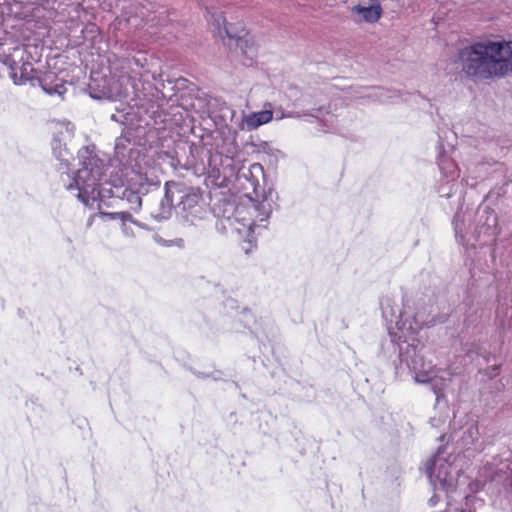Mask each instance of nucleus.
<instances>
[{"label": "nucleus", "mask_w": 512, "mask_h": 512, "mask_svg": "<svg viewBox=\"0 0 512 512\" xmlns=\"http://www.w3.org/2000/svg\"><path fill=\"white\" fill-rule=\"evenodd\" d=\"M81 168L76 172L72 181L66 186L67 190H77L76 197L85 206H92L98 201V206L105 198H118L126 200L130 208L138 211L142 206V198L128 183L125 185H113L110 188H100L107 165L96 153L95 145L82 147L78 151Z\"/></svg>", "instance_id": "f257e3e1"}, {"label": "nucleus", "mask_w": 512, "mask_h": 512, "mask_svg": "<svg viewBox=\"0 0 512 512\" xmlns=\"http://www.w3.org/2000/svg\"><path fill=\"white\" fill-rule=\"evenodd\" d=\"M456 63L468 78H502L512 73V41L475 42L458 51Z\"/></svg>", "instance_id": "f03ea898"}, {"label": "nucleus", "mask_w": 512, "mask_h": 512, "mask_svg": "<svg viewBox=\"0 0 512 512\" xmlns=\"http://www.w3.org/2000/svg\"><path fill=\"white\" fill-rule=\"evenodd\" d=\"M399 359L400 366L404 364L414 374L416 382L426 383L429 380L434 365L426 359L425 345L414 336H408L399 345Z\"/></svg>", "instance_id": "7ed1b4c3"}, {"label": "nucleus", "mask_w": 512, "mask_h": 512, "mask_svg": "<svg viewBox=\"0 0 512 512\" xmlns=\"http://www.w3.org/2000/svg\"><path fill=\"white\" fill-rule=\"evenodd\" d=\"M444 447H440L437 453L426 462V474L435 489L446 491L453 490L456 484V476L451 462L445 457Z\"/></svg>", "instance_id": "20e7f679"}, {"label": "nucleus", "mask_w": 512, "mask_h": 512, "mask_svg": "<svg viewBox=\"0 0 512 512\" xmlns=\"http://www.w3.org/2000/svg\"><path fill=\"white\" fill-rule=\"evenodd\" d=\"M476 224L472 233L474 242L481 241L482 237L493 238L499 234L498 216L488 206L479 207L475 214Z\"/></svg>", "instance_id": "39448f33"}, {"label": "nucleus", "mask_w": 512, "mask_h": 512, "mask_svg": "<svg viewBox=\"0 0 512 512\" xmlns=\"http://www.w3.org/2000/svg\"><path fill=\"white\" fill-rule=\"evenodd\" d=\"M184 192V184L175 181H168L164 186V196L158 207L151 212V217L158 222L171 218L174 209L176 194Z\"/></svg>", "instance_id": "423d86ee"}, {"label": "nucleus", "mask_w": 512, "mask_h": 512, "mask_svg": "<svg viewBox=\"0 0 512 512\" xmlns=\"http://www.w3.org/2000/svg\"><path fill=\"white\" fill-rule=\"evenodd\" d=\"M409 302L408 298H404L403 316L409 318L404 338L416 335L424 325L428 324L431 313L430 309L424 303L421 306L418 303L417 307L413 308L410 306Z\"/></svg>", "instance_id": "0eeeda50"}, {"label": "nucleus", "mask_w": 512, "mask_h": 512, "mask_svg": "<svg viewBox=\"0 0 512 512\" xmlns=\"http://www.w3.org/2000/svg\"><path fill=\"white\" fill-rule=\"evenodd\" d=\"M472 219V211H457L453 218V226L457 241L462 245L474 247L476 242L473 241L472 233L475 224L472 223Z\"/></svg>", "instance_id": "6e6552de"}, {"label": "nucleus", "mask_w": 512, "mask_h": 512, "mask_svg": "<svg viewBox=\"0 0 512 512\" xmlns=\"http://www.w3.org/2000/svg\"><path fill=\"white\" fill-rule=\"evenodd\" d=\"M381 310L383 318L389 325L388 329H391V325L394 324L401 333L399 339L404 338L407 321L409 320V318L403 316L404 307L399 310L392 298L385 297L381 300Z\"/></svg>", "instance_id": "1a4fd4ad"}, {"label": "nucleus", "mask_w": 512, "mask_h": 512, "mask_svg": "<svg viewBox=\"0 0 512 512\" xmlns=\"http://www.w3.org/2000/svg\"><path fill=\"white\" fill-rule=\"evenodd\" d=\"M133 134V128H123L121 135L115 141L114 156L120 165H131L133 155L138 154V150L132 144Z\"/></svg>", "instance_id": "9d476101"}, {"label": "nucleus", "mask_w": 512, "mask_h": 512, "mask_svg": "<svg viewBox=\"0 0 512 512\" xmlns=\"http://www.w3.org/2000/svg\"><path fill=\"white\" fill-rule=\"evenodd\" d=\"M179 196V204L184 212H186L185 218L189 221V216L196 217L201 211L202 207L200 205V200L202 198L199 190H195L190 188L186 190L184 187V192L180 194H176ZM193 222V219H190Z\"/></svg>", "instance_id": "9b49d317"}, {"label": "nucleus", "mask_w": 512, "mask_h": 512, "mask_svg": "<svg viewBox=\"0 0 512 512\" xmlns=\"http://www.w3.org/2000/svg\"><path fill=\"white\" fill-rule=\"evenodd\" d=\"M36 81L44 92L49 95L56 94L62 96L66 92V82L59 78L55 72H45L42 76L36 77Z\"/></svg>", "instance_id": "f8f14e48"}, {"label": "nucleus", "mask_w": 512, "mask_h": 512, "mask_svg": "<svg viewBox=\"0 0 512 512\" xmlns=\"http://www.w3.org/2000/svg\"><path fill=\"white\" fill-rule=\"evenodd\" d=\"M62 133L55 134L51 146L53 156L59 161V170H63V172H67L70 168V162L73 159V155L69 152L66 147V143L63 142L60 137Z\"/></svg>", "instance_id": "ddd939ff"}, {"label": "nucleus", "mask_w": 512, "mask_h": 512, "mask_svg": "<svg viewBox=\"0 0 512 512\" xmlns=\"http://www.w3.org/2000/svg\"><path fill=\"white\" fill-rule=\"evenodd\" d=\"M277 199L278 195L274 189L269 188L267 191H264L262 200L255 206L256 211L258 212L256 217L259 222H265L268 220L274 208L277 206Z\"/></svg>", "instance_id": "4468645a"}, {"label": "nucleus", "mask_w": 512, "mask_h": 512, "mask_svg": "<svg viewBox=\"0 0 512 512\" xmlns=\"http://www.w3.org/2000/svg\"><path fill=\"white\" fill-rule=\"evenodd\" d=\"M454 432L452 434V439L456 440L457 444L460 445L463 449H469L479 438V429L475 423H471L466 425L462 431Z\"/></svg>", "instance_id": "2eb2a0df"}, {"label": "nucleus", "mask_w": 512, "mask_h": 512, "mask_svg": "<svg viewBox=\"0 0 512 512\" xmlns=\"http://www.w3.org/2000/svg\"><path fill=\"white\" fill-rule=\"evenodd\" d=\"M352 13H357L360 15V19L356 20V22H367V23H375L377 22L383 13L382 7L378 3H374L370 6H362L355 5L351 9Z\"/></svg>", "instance_id": "dca6fc26"}, {"label": "nucleus", "mask_w": 512, "mask_h": 512, "mask_svg": "<svg viewBox=\"0 0 512 512\" xmlns=\"http://www.w3.org/2000/svg\"><path fill=\"white\" fill-rule=\"evenodd\" d=\"M134 190L138 193V195L142 198V196L150 193L153 190H157L160 186L159 180H150L147 176L139 174L134 178H131L128 182Z\"/></svg>", "instance_id": "f3484780"}, {"label": "nucleus", "mask_w": 512, "mask_h": 512, "mask_svg": "<svg viewBox=\"0 0 512 512\" xmlns=\"http://www.w3.org/2000/svg\"><path fill=\"white\" fill-rule=\"evenodd\" d=\"M206 11L208 14L211 15V17L208 19V21H210L212 23V25L218 30L219 34L222 33V25H223V29L226 33V35L231 38V39H236L237 40V45L240 46L241 48H243V43L247 42V40H243L242 39V35L240 34H232L230 32V30L228 29V27L226 26V20L225 18L223 17V15L221 13H215V12H210L209 8H206Z\"/></svg>", "instance_id": "a211bd4d"}, {"label": "nucleus", "mask_w": 512, "mask_h": 512, "mask_svg": "<svg viewBox=\"0 0 512 512\" xmlns=\"http://www.w3.org/2000/svg\"><path fill=\"white\" fill-rule=\"evenodd\" d=\"M273 112L270 110H262L250 113L244 116L243 122L247 130H253L259 126L266 124L272 120Z\"/></svg>", "instance_id": "6ab92c4d"}, {"label": "nucleus", "mask_w": 512, "mask_h": 512, "mask_svg": "<svg viewBox=\"0 0 512 512\" xmlns=\"http://www.w3.org/2000/svg\"><path fill=\"white\" fill-rule=\"evenodd\" d=\"M216 102L218 103L219 111L216 112L213 110L211 112V117L213 118L216 125L227 127L228 122L232 121L235 115V111L225 102H219L218 100H216Z\"/></svg>", "instance_id": "aec40b11"}, {"label": "nucleus", "mask_w": 512, "mask_h": 512, "mask_svg": "<svg viewBox=\"0 0 512 512\" xmlns=\"http://www.w3.org/2000/svg\"><path fill=\"white\" fill-rule=\"evenodd\" d=\"M18 72H11L10 77L16 85H22L27 81H36V77L32 76V73L35 72V69L30 62H24L19 68Z\"/></svg>", "instance_id": "412c9836"}, {"label": "nucleus", "mask_w": 512, "mask_h": 512, "mask_svg": "<svg viewBox=\"0 0 512 512\" xmlns=\"http://www.w3.org/2000/svg\"><path fill=\"white\" fill-rule=\"evenodd\" d=\"M257 174L264 175L263 167L260 163H253L250 165V167L247 170L240 171V177H244L248 179V177H251L252 180L250 181L251 186L253 187V191L258 196V189L259 186L258 181L255 179Z\"/></svg>", "instance_id": "4be33fe9"}, {"label": "nucleus", "mask_w": 512, "mask_h": 512, "mask_svg": "<svg viewBox=\"0 0 512 512\" xmlns=\"http://www.w3.org/2000/svg\"><path fill=\"white\" fill-rule=\"evenodd\" d=\"M451 379H445L443 377H430L426 383L430 384L431 390L436 395V401L439 402L441 397H443V391L448 386V382Z\"/></svg>", "instance_id": "5701e85b"}, {"label": "nucleus", "mask_w": 512, "mask_h": 512, "mask_svg": "<svg viewBox=\"0 0 512 512\" xmlns=\"http://www.w3.org/2000/svg\"><path fill=\"white\" fill-rule=\"evenodd\" d=\"M129 110H131V108H129ZM134 117V113L130 111H125V109H123L117 110L116 113L112 114L111 120L124 125V128H132L131 124L132 121L134 120Z\"/></svg>", "instance_id": "b1692460"}, {"label": "nucleus", "mask_w": 512, "mask_h": 512, "mask_svg": "<svg viewBox=\"0 0 512 512\" xmlns=\"http://www.w3.org/2000/svg\"><path fill=\"white\" fill-rule=\"evenodd\" d=\"M101 214L104 216V217H107L108 219L110 220H116V219H119L121 220L123 223L125 222H131V223H134L135 225H138L139 227H142V228H145V226L141 223H139L138 221L134 220L133 219V216L130 212H127V211H122V212H113V213H102Z\"/></svg>", "instance_id": "393cba45"}, {"label": "nucleus", "mask_w": 512, "mask_h": 512, "mask_svg": "<svg viewBox=\"0 0 512 512\" xmlns=\"http://www.w3.org/2000/svg\"><path fill=\"white\" fill-rule=\"evenodd\" d=\"M438 166L440 170L447 176L454 178L456 171L454 163L444 155L438 157Z\"/></svg>", "instance_id": "a878e982"}, {"label": "nucleus", "mask_w": 512, "mask_h": 512, "mask_svg": "<svg viewBox=\"0 0 512 512\" xmlns=\"http://www.w3.org/2000/svg\"><path fill=\"white\" fill-rule=\"evenodd\" d=\"M223 206L224 209L222 213L220 212V207L214 209L215 215L218 218L225 219L231 225V219L236 209L235 205L229 201L224 200Z\"/></svg>", "instance_id": "bb28decb"}, {"label": "nucleus", "mask_w": 512, "mask_h": 512, "mask_svg": "<svg viewBox=\"0 0 512 512\" xmlns=\"http://www.w3.org/2000/svg\"><path fill=\"white\" fill-rule=\"evenodd\" d=\"M89 90H90V96L94 99H102V98L110 97V94L104 90H102L100 93L93 92V90H94L93 84H89Z\"/></svg>", "instance_id": "cd10ccee"}, {"label": "nucleus", "mask_w": 512, "mask_h": 512, "mask_svg": "<svg viewBox=\"0 0 512 512\" xmlns=\"http://www.w3.org/2000/svg\"><path fill=\"white\" fill-rule=\"evenodd\" d=\"M4 64L10 69V73L16 72L18 69L17 62L11 56L5 57Z\"/></svg>", "instance_id": "c85d7f7f"}, {"label": "nucleus", "mask_w": 512, "mask_h": 512, "mask_svg": "<svg viewBox=\"0 0 512 512\" xmlns=\"http://www.w3.org/2000/svg\"><path fill=\"white\" fill-rule=\"evenodd\" d=\"M129 63L130 64L134 63L135 65L140 66V67L144 66V64L142 63V60L140 58H136V57L131 58L129 60Z\"/></svg>", "instance_id": "c756f323"}, {"label": "nucleus", "mask_w": 512, "mask_h": 512, "mask_svg": "<svg viewBox=\"0 0 512 512\" xmlns=\"http://www.w3.org/2000/svg\"><path fill=\"white\" fill-rule=\"evenodd\" d=\"M216 227L219 231H222V232H225L226 230V227L225 225L223 224V220H219L216 224Z\"/></svg>", "instance_id": "7c9ffc66"}, {"label": "nucleus", "mask_w": 512, "mask_h": 512, "mask_svg": "<svg viewBox=\"0 0 512 512\" xmlns=\"http://www.w3.org/2000/svg\"><path fill=\"white\" fill-rule=\"evenodd\" d=\"M66 130L67 132H69L70 135H73V126H71L70 123H67Z\"/></svg>", "instance_id": "2f4dec72"}, {"label": "nucleus", "mask_w": 512, "mask_h": 512, "mask_svg": "<svg viewBox=\"0 0 512 512\" xmlns=\"http://www.w3.org/2000/svg\"><path fill=\"white\" fill-rule=\"evenodd\" d=\"M196 375H197L198 377H206V376H207L206 374L201 373V372H198Z\"/></svg>", "instance_id": "473e14b6"}, {"label": "nucleus", "mask_w": 512, "mask_h": 512, "mask_svg": "<svg viewBox=\"0 0 512 512\" xmlns=\"http://www.w3.org/2000/svg\"><path fill=\"white\" fill-rule=\"evenodd\" d=\"M235 152H236V148L235 147L233 148V150H230V149L228 150V153H231V154H233Z\"/></svg>", "instance_id": "72a5a7b5"}, {"label": "nucleus", "mask_w": 512, "mask_h": 512, "mask_svg": "<svg viewBox=\"0 0 512 512\" xmlns=\"http://www.w3.org/2000/svg\"><path fill=\"white\" fill-rule=\"evenodd\" d=\"M384 92H385V91H384L383 89H381V90H380V93H379L378 95H379L380 97H383Z\"/></svg>", "instance_id": "f704fd0d"}, {"label": "nucleus", "mask_w": 512, "mask_h": 512, "mask_svg": "<svg viewBox=\"0 0 512 512\" xmlns=\"http://www.w3.org/2000/svg\"><path fill=\"white\" fill-rule=\"evenodd\" d=\"M461 512H475V510L469 509V510H462Z\"/></svg>", "instance_id": "c9c22d12"}]
</instances>
